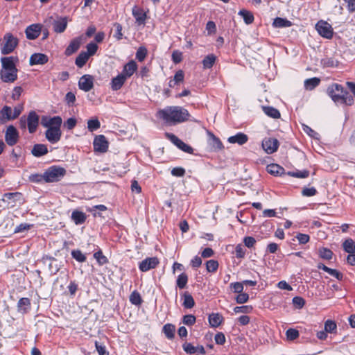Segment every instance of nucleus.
<instances>
[{
    "label": "nucleus",
    "mask_w": 355,
    "mask_h": 355,
    "mask_svg": "<svg viewBox=\"0 0 355 355\" xmlns=\"http://www.w3.org/2000/svg\"><path fill=\"white\" fill-rule=\"evenodd\" d=\"M157 116L162 119L168 125H175L189 119L187 110L180 106H168L157 112Z\"/></svg>",
    "instance_id": "nucleus-1"
},
{
    "label": "nucleus",
    "mask_w": 355,
    "mask_h": 355,
    "mask_svg": "<svg viewBox=\"0 0 355 355\" xmlns=\"http://www.w3.org/2000/svg\"><path fill=\"white\" fill-rule=\"evenodd\" d=\"M19 58L17 56L3 57L1 58V69L0 78L3 83H12L17 79V63Z\"/></svg>",
    "instance_id": "nucleus-2"
},
{
    "label": "nucleus",
    "mask_w": 355,
    "mask_h": 355,
    "mask_svg": "<svg viewBox=\"0 0 355 355\" xmlns=\"http://www.w3.org/2000/svg\"><path fill=\"white\" fill-rule=\"evenodd\" d=\"M65 174L66 170L64 168L53 166L45 171L43 177L45 182H54L63 178Z\"/></svg>",
    "instance_id": "nucleus-3"
},
{
    "label": "nucleus",
    "mask_w": 355,
    "mask_h": 355,
    "mask_svg": "<svg viewBox=\"0 0 355 355\" xmlns=\"http://www.w3.org/2000/svg\"><path fill=\"white\" fill-rule=\"evenodd\" d=\"M17 44L18 40L17 37L10 33H6L2 40L1 48V54L8 55L12 53L17 47Z\"/></svg>",
    "instance_id": "nucleus-4"
},
{
    "label": "nucleus",
    "mask_w": 355,
    "mask_h": 355,
    "mask_svg": "<svg viewBox=\"0 0 355 355\" xmlns=\"http://www.w3.org/2000/svg\"><path fill=\"white\" fill-rule=\"evenodd\" d=\"M45 23L51 24L55 33H63L67 28V17H51L49 21H46Z\"/></svg>",
    "instance_id": "nucleus-5"
},
{
    "label": "nucleus",
    "mask_w": 355,
    "mask_h": 355,
    "mask_svg": "<svg viewBox=\"0 0 355 355\" xmlns=\"http://www.w3.org/2000/svg\"><path fill=\"white\" fill-rule=\"evenodd\" d=\"M41 125L46 128H60L62 124V119L60 116H43L41 119Z\"/></svg>",
    "instance_id": "nucleus-6"
},
{
    "label": "nucleus",
    "mask_w": 355,
    "mask_h": 355,
    "mask_svg": "<svg viewBox=\"0 0 355 355\" xmlns=\"http://www.w3.org/2000/svg\"><path fill=\"white\" fill-rule=\"evenodd\" d=\"M327 93L335 103H340V96L344 93L343 87L339 84H332L328 87Z\"/></svg>",
    "instance_id": "nucleus-7"
},
{
    "label": "nucleus",
    "mask_w": 355,
    "mask_h": 355,
    "mask_svg": "<svg viewBox=\"0 0 355 355\" xmlns=\"http://www.w3.org/2000/svg\"><path fill=\"white\" fill-rule=\"evenodd\" d=\"M315 28L318 33L323 37L330 39L333 36V31L330 24L324 21H320L316 24Z\"/></svg>",
    "instance_id": "nucleus-8"
},
{
    "label": "nucleus",
    "mask_w": 355,
    "mask_h": 355,
    "mask_svg": "<svg viewBox=\"0 0 355 355\" xmlns=\"http://www.w3.org/2000/svg\"><path fill=\"white\" fill-rule=\"evenodd\" d=\"M279 141L275 138H265L262 141V148L268 154H272L277 151Z\"/></svg>",
    "instance_id": "nucleus-9"
},
{
    "label": "nucleus",
    "mask_w": 355,
    "mask_h": 355,
    "mask_svg": "<svg viewBox=\"0 0 355 355\" xmlns=\"http://www.w3.org/2000/svg\"><path fill=\"white\" fill-rule=\"evenodd\" d=\"M94 78L89 74L83 75L78 81L79 88L84 92L90 91L94 87Z\"/></svg>",
    "instance_id": "nucleus-10"
},
{
    "label": "nucleus",
    "mask_w": 355,
    "mask_h": 355,
    "mask_svg": "<svg viewBox=\"0 0 355 355\" xmlns=\"http://www.w3.org/2000/svg\"><path fill=\"white\" fill-rule=\"evenodd\" d=\"M19 138V134L17 129L13 125H9L7 128L5 140L8 145L14 146L17 144Z\"/></svg>",
    "instance_id": "nucleus-11"
},
{
    "label": "nucleus",
    "mask_w": 355,
    "mask_h": 355,
    "mask_svg": "<svg viewBox=\"0 0 355 355\" xmlns=\"http://www.w3.org/2000/svg\"><path fill=\"white\" fill-rule=\"evenodd\" d=\"M158 264L159 260L157 257H148L139 263V268L142 272H147L155 268Z\"/></svg>",
    "instance_id": "nucleus-12"
},
{
    "label": "nucleus",
    "mask_w": 355,
    "mask_h": 355,
    "mask_svg": "<svg viewBox=\"0 0 355 355\" xmlns=\"http://www.w3.org/2000/svg\"><path fill=\"white\" fill-rule=\"evenodd\" d=\"M94 148L96 151L105 153L108 148V142L104 135H98L94 140Z\"/></svg>",
    "instance_id": "nucleus-13"
},
{
    "label": "nucleus",
    "mask_w": 355,
    "mask_h": 355,
    "mask_svg": "<svg viewBox=\"0 0 355 355\" xmlns=\"http://www.w3.org/2000/svg\"><path fill=\"white\" fill-rule=\"evenodd\" d=\"M38 123L39 116L34 111L30 112L27 117V125L30 133H33L36 131Z\"/></svg>",
    "instance_id": "nucleus-14"
},
{
    "label": "nucleus",
    "mask_w": 355,
    "mask_h": 355,
    "mask_svg": "<svg viewBox=\"0 0 355 355\" xmlns=\"http://www.w3.org/2000/svg\"><path fill=\"white\" fill-rule=\"evenodd\" d=\"M46 138L51 144L58 142L61 137V130L60 128L47 129L45 132Z\"/></svg>",
    "instance_id": "nucleus-15"
},
{
    "label": "nucleus",
    "mask_w": 355,
    "mask_h": 355,
    "mask_svg": "<svg viewBox=\"0 0 355 355\" xmlns=\"http://www.w3.org/2000/svg\"><path fill=\"white\" fill-rule=\"evenodd\" d=\"M49 60L48 56L44 53H36L31 55L29 59L31 66L37 64H44Z\"/></svg>",
    "instance_id": "nucleus-16"
},
{
    "label": "nucleus",
    "mask_w": 355,
    "mask_h": 355,
    "mask_svg": "<svg viewBox=\"0 0 355 355\" xmlns=\"http://www.w3.org/2000/svg\"><path fill=\"white\" fill-rule=\"evenodd\" d=\"M41 25L40 24H32L28 26L26 29V37L29 40L36 39L40 34Z\"/></svg>",
    "instance_id": "nucleus-17"
},
{
    "label": "nucleus",
    "mask_w": 355,
    "mask_h": 355,
    "mask_svg": "<svg viewBox=\"0 0 355 355\" xmlns=\"http://www.w3.org/2000/svg\"><path fill=\"white\" fill-rule=\"evenodd\" d=\"M132 12L138 25H144L145 24L146 14L143 9L134 6Z\"/></svg>",
    "instance_id": "nucleus-18"
},
{
    "label": "nucleus",
    "mask_w": 355,
    "mask_h": 355,
    "mask_svg": "<svg viewBox=\"0 0 355 355\" xmlns=\"http://www.w3.org/2000/svg\"><path fill=\"white\" fill-rule=\"evenodd\" d=\"M137 69V64L136 62L131 60L123 67V71L121 73L128 79L134 74Z\"/></svg>",
    "instance_id": "nucleus-19"
},
{
    "label": "nucleus",
    "mask_w": 355,
    "mask_h": 355,
    "mask_svg": "<svg viewBox=\"0 0 355 355\" xmlns=\"http://www.w3.org/2000/svg\"><path fill=\"white\" fill-rule=\"evenodd\" d=\"M126 80L127 78L121 73L113 78L110 83L112 89L114 91L120 89L125 83Z\"/></svg>",
    "instance_id": "nucleus-20"
},
{
    "label": "nucleus",
    "mask_w": 355,
    "mask_h": 355,
    "mask_svg": "<svg viewBox=\"0 0 355 355\" xmlns=\"http://www.w3.org/2000/svg\"><path fill=\"white\" fill-rule=\"evenodd\" d=\"M248 140L247 135L243 132H239L234 136L228 137L227 141L230 144H238L239 145H243L245 144Z\"/></svg>",
    "instance_id": "nucleus-21"
},
{
    "label": "nucleus",
    "mask_w": 355,
    "mask_h": 355,
    "mask_svg": "<svg viewBox=\"0 0 355 355\" xmlns=\"http://www.w3.org/2000/svg\"><path fill=\"white\" fill-rule=\"evenodd\" d=\"M209 145L214 151H218L223 149L224 146L219 138L216 137L214 134L209 133Z\"/></svg>",
    "instance_id": "nucleus-22"
},
{
    "label": "nucleus",
    "mask_w": 355,
    "mask_h": 355,
    "mask_svg": "<svg viewBox=\"0 0 355 355\" xmlns=\"http://www.w3.org/2000/svg\"><path fill=\"white\" fill-rule=\"evenodd\" d=\"M48 153V149L44 144H35L34 145L31 153L33 156L39 157L46 155Z\"/></svg>",
    "instance_id": "nucleus-23"
},
{
    "label": "nucleus",
    "mask_w": 355,
    "mask_h": 355,
    "mask_svg": "<svg viewBox=\"0 0 355 355\" xmlns=\"http://www.w3.org/2000/svg\"><path fill=\"white\" fill-rule=\"evenodd\" d=\"M318 268L323 270L324 271L327 272L330 275L334 277L338 280H340L343 278V275L337 270L330 268L322 263H319L318 265Z\"/></svg>",
    "instance_id": "nucleus-24"
},
{
    "label": "nucleus",
    "mask_w": 355,
    "mask_h": 355,
    "mask_svg": "<svg viewBox=\"0 0 355 355\" xmlns=\"http://www.w3.org/2000/svg\"><path fill=\"white\" fill-rule=\"evenodd\" d=\"M71 220L76 225L83 223L86 220V214L78 210L73 211L71 214Z\"/></svg>",
    "instance_id": "nucleus-25"
},
{
    "label": "nucleus",
    "mask_w": 355,
    "mask_h": 355,
    "mask_svg": "<svg viewBox=\"0 0 355 355\" xmlns=\"http://www.w3.org/2000/svg\"><path fill=\"white\" fill-rule=\"evenodd\" d=\"M83 40V37L80 36L71 40L70 44L68 46V53L76 52L80 48Z\"/></svg>",
    "instance_id": "nucleus-26"
},
{
    "label": "nucleus",
    "mask_w": 355,
    "mask_h": 355,
    "mask_svg": "<svg viewBox=\"0 0 355 355\" xmlns=\"http://www.w3.org/2000/svg\"><path fill=\"white\" fill-rule=\"evenodd\" d=\"M182 298H183L182 305L184 306V308L191 309L194 306V305H195L194 300H193L192 295L189 293L184 292L182 294Z\"/></svg>",
    "instance_id": "nucleus-27"
},
{
    "label": "nucleus",
    "mask_w": 355,
    "mask_h": 355,
    "mask_svg": "<svg viewBox=\"0 0 355 355\" xmlns=\"http://www.w3.org/2000/svg\"><path fill=\"white\" fill-rule=\"evenodd\" d=\"M223 320V317L219 313H211L209 315V322L212 327H218Z\"/></svg>",
    "instance_id": "nucleus-28"
},
{
    "label": "nucleus",
    "mask_w": 355,
    "mask_h": 355,
    "mask_svg": "<svg viewBox=\"0 0 355 355\" xmlns=\"http://www.w3.org/2000/svg\"><path fill=\"white\" fill-rule=\"evenodd\" d=\"M343 247L348 254H355V242L352 239H346L343 243Z\"/></svg>",
    "instance_id": "nucleus-29"
},
{
    "label": "nucleus",
    "mask_w": 355,
    "mask_h": 355,
    "mask_svg": "<svg viewBox=\"0 0 355 355\" xmlns=\"http://www.w3.org/2000/svg\"><path fill=\"white\" fill-rule=\"evenodd\" d=\"M320 83L318 78L314 77L305 80L304 87L306 90H312L315 88Z\"/></svg>",
    "instance_id": "nucleus-30"
},
{
    "label": "nucleus",
    "mask_w": 355,
    "mask_h": 355,
    "mask_svg": "<svg viewBox=\"0 0 355 355\" xmlns=\"http://www.w3.org/2000/svg\"><path fill=\"white\" fill-rule=\"evenodd\" d=\"M89 58L85 51H82L77 56L75 63L79 68H81L86 64Z\"/></svg>",
    "instance_id": "nucleus-31"
},
{
    "label": "nucleus",
    "mask_w": 355,
    "mask_h": 355,
    "mask_svg": "<svg viewBox=\"0 0 355 355\" xmlns=\"http://www.w3.org/2000/svg\"><path fill=\"white\" fill-rule=\"evenodd\" d=\"M239 15L243 17L246 24H251L254 21L253 14L247 10H241Z\"/></svg>",
    "instance_id": "nucleus-32"
},
{
    "label": "nucleus",
    "mask_w": 355,
    "mask_h": 355,
    "mask_svg": "<svg viewBox=\"0 0 355 355\" xmlns=\"http://www.w3.org/2000/svg\"><path fill=\"white\" fill-rule=\"evenodd\" d=\"M263 110L264 113L273 119H279L280 117V113L278 110L272 107H263Z\"/></svg>",
    "instance_id": "nucleus-33"
},
{
    "label": "nucleus",
    "mask_w": 355,
    "mask_h": 355,
    "mask_svg": "<svg viewBox=\"0 0 355 355\" xmlns=\"http://www.w3.org/2000/svg\"><path fill=\"white\" fill-rule=\"evenodd\" d=\"M216 57L214 54L207 55L202 60L203 67L205 69H210L215 63Z\"/></svg>",
    "instance_id": "nucleus-34"
},
{
    "label": "nucleus",
    "mask_w": 355,
    "mask_h": 355,
    "mask_svg": "<svg viewBox=\"0 0 355 355\" xmlns=\"http://www.w3.org/2000/svg\"><path fill=\"white\" fill-rule=\"evenodd\" d=\"M268 173L272 175H279L282 174L284 171V168L276 164H269L267 166Z\"/></svg>",
    "instance_id": "nucleus-35"
},
{
    "label": "nucleus",
    "mask_w": 355,
    "mask_h": 355,
    "mask_svg": "<svg viewBox=\"0 0 355 355\" xmlns=\"http://www.w3.org/2000/svg\"><path fill=\"white\" fill-rule=\"evenodd\" d=\"M0 114L3 119L11 120L13 119L12 110L9 106H4L0 112Z\"/></svg>",
    "instance_id": "nucleus-36"
},
{
    "label": "nucleus",
    "mask_w": 355,
    "mask_h": 355,
    "mask_svg": "<svg viewBox=\"0 0 355 355\" xmlns=\"http://www.w3.org/2000/svg\"><path fill=\"white\" fill-rule=\"evenodd\" d=\"M175 327L171 324H166L163 327V331L168 339L174 337Z\"/></svg>",
    "instance_id": "nucleus-37"
},
{
    "label": "nucleus",
    "mask_w": 355,
    "mask_h": 355,
    "mask_svg": "<svg viewBox=\"0 0 355 355\" xmlns=\"http://www.w3.org/2000/svg\"><path fill=\"white\" fill-rule=\"evenodd\" d=\"M272 25L275 27H280V28L289 27L291 25V22L287 19L280 18V17H277L274 20Z\"/></svg>",
    "instance_id": "nucleus-38"
},
{
    "label": "nucleus",
    "mask_w": 355,
    "mask_h": 355,
    "mask_svg": "<svg viewBox=\"0 0 355 355\" xmlns=\"http://www.w3.org/2000/svg\"><path fill=\"white\" fill-rule=\"evenodd\" d=\"M18 308L20 310H22L23 312H26L28 309H30L31 302L30 300L26 297L21 298L18 302Z\"/></svg>",
    "instance_id": "nucleus-39"
},
{
    "label": "nucleus",
    "mask_w": 355,
    "mask_h": 355,
    "mask_svg": "<svg viewBox=\"0 0 355 355\" xmlns=\"http://www.w3.org/2000/svg\"><path fill=\"white\" fill-rule=\"evenodd\" d=\"M101 126L100 121L98 119H92L87 121V128L90 132L98 130Z\"/></svg>",
    "instance_id": "nucleus-40"
},
{
    "label": "nucleus",
    "mask_w": 355,
    "mask_h": 355,
    "mask_svg": "<svg viewBox=\"0 0 355 355\" xmlns=\"http://www.w3.org/2000/svg\"><path fill=\"white\" fill-rule=\"evenodd\" d=\"M187 282H188L187 275L186 273H182L178 277L177 282H176L177 286L181 289L184 288L186 286Z\"/></svg>",
    "instance_id": "nucleus-41"
},
{
    "label": "nucleus",
    "mask_w": 355,
    "mask_h": 355,
    "mask_svg": "<svg viewBox=\"0 0 355 355\" xmlns=\"http://www.w3.org/2000/svg\"><path fill=\"white\" fill-rule=\"evenodd\" d=\"M340 103L346 104L347 105H352L354 103V98L352 96L349 94L348 92H345L341 95Z\"/></svg>",
    "instance_id": "nucleus-42"
},
{
    "label": "nucleus",
    "mask_w": 355,
    "mask_h": 355,
    "mask_svg": "<svg viewBox=\"0 0 355 355\" xmlns=\"http://www.w3.org/2000/svg\"><path fill=\"white\" fill-rule=\"evenodd\" d=\"M288 175L297 178H306L309 175V171L307 170L297 171H289Z\"/></svg>",
    "instance_id": "nucleus-43"
},
{
    "label": "nucleus",
    "mask_w": 355,
    "mask_h": 355,
    "mask_svg": "<svg viewBox=\"0 0 355 355\" xmlns=\"http://www.w3.org/2000/svg\"><path fill=\"white\" fill-rule=\"evenodd\" d=\"M130 302L135 305H140L141 304V298L140 294L135 291L130 295Z\"/></svg>",
    "instance_id": "nucleus-44"
},
{
    "label": "nucleus",
    "mask_w": 355,
    "mask_h": 355,
    "mask_svg": "<svg viewBox=\"0 0 355 355\" xmlns=\"http://www.w3.org/2000/svg\"><path fill=\"white\" fill-rule=\"evenodd\" d=\"M218 268V263L216 260H209L206 263L207 270L209 272H214Z\"/></svg>",
    "instance_id": "nucleus-45"
},
{
    "label": "nucleus",
    "mask_w": 355,
    "mask_h": 355,
    "mask_svg": "<svg viewBox=\"0 0 355 355\" xmlns=\"http://www.w3.org/2000/svg\"><path fill=\"white\" fill-rule=\"evenodd\" d=\"M319 255L322 259L329 260L332 258L333 252L328 248H322L319 250Z\"/></svg>",
    "instance_id": "nucleus-46"
},
{
    "label": "nucleus",
    "mask_w": 355,
    "mask_h": 355,
    "mask_svg": "<svg viewBox=\"0 0 355 355\" xmlns=\"http://www.w3.org/2000/svg\"><path fill=\"white\" fill-rule=\"evenodd\" d=\"M94 257L96 259L99 265L102 266L107 263L108 260L105 256L103 254L101 250H99L94 254Z\"/></svg>",
    "instance_id": "nucleus-47"
},
{
    "label": "nucleus",
    "mask_w": 355,
    "mask_h": 355,
    "mask_svg": "<svg viewBox=\"0 0 355 355\" xmlns=\"http://www.w3.org/2000/svg\"><path fill=\"white\" fill-rule=\"evenodd\" d=\"M336 328V323L331 320H327L324 323V330L327 333H333Z\"/></svg>",
    "instance_id": "nucleus-48"
},
{
    "label": "nucleus",
    "mask_w": 355,
    "mask_h": 355,
    "mask_svg": "<svg viewBox=\"0 0 355 355\" xmlns=\"http://www.w3.org/2000/svg\"><path fill=\"white\" fill-rule=\"evenodd\" d=\"M71 255L78 262H84L86 260L85 255L79 250H73Z\"/></svg>",
    "instance_id": "nucleus-49"
},
{
    "label": "nucleus",
    "mask_w": 355,
    "mask_h": 355,
    "mask_svg": "<svg viewBox=\"0 0 355 355\" xmlns=\"http://www.w3.org/2000/svg\"><path fill=\"white\" fill-rule=\"evenodd\" d=\"M87 51L85 53L89 56L94 55L97 50H98V45L94 42H90L89 43L87 46Z\"/></svg>",
    "instance_id": "nucleus-50"
},
{
    "label": "nucleus",
    "mask_w": 355,
    "mask_h": 355,
    "mask_svg": "<svg viewBox=\"0 0 355 355\" xmlns=\"http://www.w3.org/2000/svg\"><path fill=\"white\" fill-rule=\"evenodd\" d=\"M288 340H293L299 337V331L295 329H288L286 333Z\"/></svg>",
    "instance_id": "nucleus-51"
},
{
    "label": "nucleus",
    "mask_w": 355,
    "mask_h": 355,
    "mask_svg": "<svg viewBox=\"0 0 355 355\" xmlns=\"http://www.w3.org/2000/svg\"><path fill=\"white\" fill-rule=\"evenodd\" d=\"M146 55L147 49L144 46H141L137 51L136 58L139 62H142L146 57Z\"/></svg>",
    "instance_id": "nucleus-52"
},
{
    "label": "nucleus",
    "mask_w": 355,
    "mask_h": 355,
    "mask_svg": "<svg viewBox=\"0 0 355 355\" xmlns=\"http://www.w3.org/2000/svg\"><path fill=\"white\" fill-rule=\"evenodd\" d=\"M322 63L324 67H337L338 64V62L337 60H334L331 58H327L322 60Z\"/></svg>",
    "instance_id": "nucleus-53"
},
{
    "label": "nucleus",
    "mask_w": 355,
    "mask_h": 355,
    "mask_svg": "<svg viewBox=\"0 0 355 355\" xmlns=\"http://www.w3.org/2000/svg\"><path fill=\"white\" fill-rule=\"evenodd\" d=\"M235 253L237 258H243L245 255V249L241 244H238L235 248Z\"/></svg>",
    "instance_id": "nucleus-54"
},
{
    "label": "nucleus",
    "mask_w": 355,
    "mask_h": 355,
    "mask_svg": "<svg viewBox=\"0 0 355 355\" xmlns=\"http://www.w3.org/2000/svg\"><path fill=\"white\" fill-rule=\"evenodd\" d=\"M293 304L296 308L302 309L305 304V300L301 297H294L293 298Z\"/></svg>",
    "instance_id": "nucleus-55"
},
{
    "label": "nucleus",
    "mask_w": 355,
    "mask_h": 355,
    "mask_svg": "<svg viewBox=\"0 0 355 355\" xmlns=\"http://www.w3.org/2000/svg\"><path fill=\"white\" fill-rule=\"evenodd\" d=\"M184 73L182 70H178L173 78L174 84H180L184 81Z\"/></svg>",
    "instance_id": "nucleus-56"
},
{
    "label": "nucleus",
    "mask_w": 355,
    "mask_h": 355,
    "mask_svg": "<svg viewBox=\"0 0 355 355\" xmlns=\"http://www.w3.org/2000/svg\"><path fill=\"white\" fill-rule=\"evenodd\" d=\"M44 173L43 174H38V173H35V174H31L30 176H29V180L31 182H42V181H44Z\"/></svg>",
    "instance_id": "nucleus-57"
},
{
    "label": "nucleus",
    "mask_w": 355,
    "mask_h": 355,
    "mask_svg": "<svg viewBox=\"0 0 355 355\" xmlns=\"http://www.w3.org/2000/svg\"><path fill=\"white\" fill-rule=\"evenodd\" d=\"M177 147L185 153H193V148L190 146L183 142L182 140L177 146Z\"/></svg>",
    "instance_id": "nucleus-58"
},
{
    "label": "nucleus",
    "mask_w": 355,
    "mask_h": 355,
    "mask_svg": "<svg viewBox=\"0 0 355 355\" xmlns=\"http://www.w3.org/2000/svg\"><path fill=\"white\" fill-rule=\"evenodd\" d=\"M248 294L243 292L239 293L236 297V302L239 304L245 303L246 302H248Z\"/></svg>",
    "instance_id": "nucleus-59"
},
{
    "label": "nucleus",
    "mask_w": 355,
    "mask_h": 355,
    "mask_svg": "<svg viewBox=\"0 0 355 355\" xmlns=\"http://www.w3.org/2000/svg\"><path fill=\"white\" fill-rule=\"evenodd\" d=\"M316 193H317V191L314 187L304 188L302 191V194L304 196H308V197L313 196L316 194Z\"/></svg>",
    "instance_id": "nucleus-60"
},
{
    "label": "nucleus",
    "mask_w": 355,
    "mask_h": 355,
    "mask_svg": "<svg viewBox=\"0 0 355 355\" xmlns=\"http://www.w3.org/2000/svg\"><path fill=\"white\" fill-rule=\"evenodd\" d=\"M230 286L233 288L234 293H241L243 291V282L232 283Z\"/></svg>",
    "instance_id": "nucleus-61"
},
{
    "label": "nucleus",
    "mask_w": 355,
    "mask_h": 355,
    "mask_svg": "<svg viewBox=\"0 0 355 355\" xmlns=\"http://www.w3.org/2000/svg\"><path fill=\"white\" fill-rule=\"evenodd\" d=\"M23 92V89L21 87L19 86H17V87H15L13 90H12V98L13 100H18L21 94Z\"/></svg>",
    "instance_id": "nucleus-62"
},
{
    "label": "nucleus",
    "mask_w": 355,
    "mask_h": 355,
    "mask_svg": "<svg viewBox=\"0 0 355 355\" xmlns=\"http://www.w3.org/2000/svg\"><path fill=\"white\" fill-rule=\"evenodd\" d=\"M183 322L186 325H192L196 322V317L193 315H186L183 318Z\"/></svg>",
    "instance_id": "nucleus-63"
},
{
    "label": "nucleus",
    "mask_w": 355,
    "mask_h": 355,
    "mask_svg": "<svg viewBox=\"0 0 355 355\" xmlns=\"http://www.w3.org/2000/svg\"><path fill=\"white\" fill-rule=\"evenodd\" d=\"M95 346L99 355H109V352L104 345H100L98 342L96 341Z\"/></svg>",
    "instance_id": "nucleus-64"
}]
</instances>
